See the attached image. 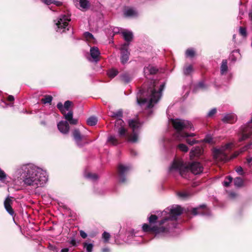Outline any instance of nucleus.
<instances>
[{"instance_id":"f257e3e1","label":"nucleus","mask_w":252,"mask_h":252,"mask_svg":"<svg viewBox=\"0 0 252 252\" xmlns=\"http://www.w3.org/2000/svg\"><path fill=\"white\" fill-rule=\"evenodd\" d=\"M182 212L181 207L178 205L167 207L160 213L159 217L161 220H158L157 225L151 226L145 223L143 225L142 230L144 232L152 233L158 238L167 237L170 230L176 227L178 217Z\"/></svg>"},{"instance_id":"f03ea898","label":"nucleus","mask_w":252,"mask_h":252,"mask_svg":"<svg viewBox=\"0 0 252 252\" xmlns=\"http://www.w3.org/2000/svg\"><path fill=\"white\" fill-rule=\"evenodd\" d=\"M19 179L25 186L37 189L45 185L48 181V175L45 170L33 164L28 163L15 168L13 180L16 182Z\"/></svg>"},{"instance_id":"7ed1b4c3","label":"nucleus","mask_w":252,"mask_h":252,"mask_svg":"<svg viewBox=\"0 0 252 252\" xmlns=\"http://www.w3.org/2000/svg\"><path fill=\"white\" fill-rule=\"evenodd\" d=\"M164 87V82L151 80L146 90L142 89L138 92L136 96L137 104L148 108H152L161 98Z\"/></svg>"},{"instance_id":"20e7f679","label":"nucleus","mask_w":252,"mask_h":252,"mask_svg":"<svg viewBox=\"0 0 252 252\" xmlns=\"http://www.w3.org/2000/svg\"><path fill=\"white\" fill-rule=\"evenodd\" d=\"M203 166L200 162H193L188 165L179 159H174L169 167L168 173L173 176L179 174L184 178H189L190 172L194 175H198L202 172Z\"/></svg>"},{"instance_id":"39448f33","label":"nucleus","mask_w":252,"mask_h":252,"mask_svg":"<svg viewBox=\"0 0 252 252\" xmlns=\"http://www.w3.org/2000/svg\"><path fill=\"white\" fill-rule=\"evenodd\" d=\"M170 122L173 127L176 130V138L178 140L181 141L185 139L190 145H193L197 143L198 141L195 139L190 140L189 138V137L195 136L196 135L195 133H188L184 132V130L193 128L192 124L189 121L181 119H171Z\"/></svg>"},{"instance_id":"423d86ee","label":"nucleus","mask_w":252,"mask_h":252,"mask_svg":"<svg viewBox=\"0 0 252 252\" xmlns=\"http://www.w3.org/2000/svg\"><path fill=\"white\" fill-rule=\"evenodd\" d=\"M128 125L132 130V133L131 134H129L124 127V122L121 118L117 119L115 127L120 137H126L129 142L135 143L138 141L142 123L137 120L131 119L128 121Z\"/></svg>"},{"instance_id":"0eeeda50","label":"nucleus","mask_w":252,"mask_h":252,"mask_svg":"<svg viewBox=\"0 0 252 252\" xmlns=\"http://www.w3.org/2000/svg\"><path fill=\"white\" fill-rule=\"evenodd\" d=\"M70 16L68 14L61 15L54 21L56 26L55 29L57 32L63 33L69 30L68 23L70 21Z\"/></svg>"},{"instance_id":"6e6552de","label":"nucleus","mask_w":252,"mask_h":252,"mask_svg":"<svg viewBox=\"0 0 252 252\" xmlns=\"http://www.w3.org/2000/svg\"><path fill=\"white\" fill-rule=\"evenodd\" d=\"M233 146V143H228L221 146L220 148L215 149L213 152L214 158L220 160H225L227 159V156L225 153L227 150H230Z\"/></svg>"},{"instance_id":"1a4fd4ad","label":"nucleus","mask_w":252,"mask_h":252,"mask_svg":"<svg viewBox=\"0 0 252 252\" xmlns=\"http://www.w3.org/2000/svg\"><path fill=\"white\" fill-rule=\"evenodd\" d=\"M131 169V166L129 164H120L118 166V177L119 182L124 183L127 180L126 176Z\"/></svg>"},{"instance_id":"9d476101","label":"nucleus","mask_w":252,"mask_h":252,"mask_svg":"<svg viewBox=\"0 0 252 252\" xmlns=\"http://www.w3.org/2000/svg\"><path fill=\"white\" fill-rule=\"evenodd\" d=\"M252 134V125L243 126L241 127L240 135L239 138L240 142L243 141L248 138ZM252 145V143L247 145V149H250Z\"/></svg>"},{"instance_id":"9b49d317","label":"nucleus","mask_w":252,"mask_h":252,"mask_svg":"<svg viewBox=\"0 0 252 252\" xmlns=\"http://www.w3.org/2000/svg\"><path fill=\"white\" fill-rule=\"evenodd\" d=\"M127 238L125 240V242L128 244H137L140 243L142 238L141 236H139L136 235V233L134 230H131L128 232L126 233Z\"/></svg>"},{"instance_id":"f8f14e48","label":"nucleus","mask_w":252,"mask_h":252,"mask_svg":"<svg viewBox=\"0 0 252 252\" xmlns=\"http://www.w3.org/2000/svg\"><path fill=\"white\" fill-rule=\"evenodd\" d=\"M128 43L123 44L121 48V62L122 64H125L129 60L130 55L129 51H128Z\"/></svg>"},{"instance_id":"ddd939ff","label":"nucleus","mask_w":252,"mask_h":252,"mask_svg":"<svg viewBox=\"0 0 252 252\" xmlns=\"http://www.w3.org/2000/svg\"><path fill=\"white\" fill-rule=\"evenodd\" d=\"M100 53L99 49L95 46L91 47L90 50V56L88 57L89 61L93 63H97L100 59Z\"/></svg>"},{"instance_id":"4468645a","label":"nucleus","mask_w":252,"mask_h":252,"mask_svg":"<svg viewBox=\"0 0 252 252\" xmlns=\"http://www.w3.org/2000/svg\"><path fill=\"white\" fill-rule=\"evenodd\" d=\"M73 139L79 147H83L87 142L85 141V136L82 135L78 129H75L73 131Z\"/></svg>"},{"instance_id":"2eb2a0df","label":"nucleus","mask_w":252,"mask_h":252,"mask_svg":"<svg viewBox=\"0 0 252 252\" xmlns=\"http://www.w3.org/2000/svg\"><path fill=\"white\" fill-rule=\"evenodd\" d=\"M191 213L194 216L199 214L206 216L211 215L210 210L204 204L200 205L199 207L193 208Z\"/></svg>"},{"instance_id":"dca6fc26","label":"nucleus","mask_w":252,"mask_h":252,"mask_svg":"<svg viewBox=\"0 0 252 252\" xmlns=\"http://www.w3.org/2000/svg\"><path fill=\"white\" fill-rule=\"evenodd\" d=\"M71 101L69 100H67L65 101L64 105H63L61 102H59L57 104V107L64 116L65 115H66L67 114L66 113V111H70L69 108L71 106Z\"/></svg>"},{"instance_id":"f3484780","label":"nucleus","mask_w":252,"mask_h":252,"mask_svg":"<svg viewBox=\"0 0 252 252\" xmlns=\"http://www.w3.org/2000/svg\"><path fill=\"white\" fill-rule=\"evenodd\" d=\"M237 120L236 115L233 113H226L223 115L221 121L224 123L233 124Z\"/></svg>"},{"instance_id":"a211bd4d","label":"nucleus","mask_w":252,"mask_h":252,"mask_svg":"<svg viewBox=\"0 0 252 252\" xmlns=\"http://www.w3.org/2000/svg\"><path fill=\"white\" fill-rule=\"evenodd\" d=\"M59 131L63 134H67L69 132V126L67 121H62L58 124Z\"/></svg>"},{"instance_id":"6ab92c4d","label":"nucleus","mask_w":252,"mask_h":252,"mask_svg":"<svg viewBox=\"0 0 252 252\" xmlns=\"http://www.w3.org/2000/svg\"><path fill=\"white\" fill-rule=\"evenodd\" d=\"M12 200L8 197H7L4 200V206L6 211L12 216L14 215V211H13L11 204Z\"/></svg>"},{"instance_id":"aec40b11","label":"nucleus","mask_w":252,"mask_h":252,"mask_svg":"<svg viewBox=\"0 0 252 252\" xmlns=\"http://www.w3.org/2000/svg\"><path fill=\"white\" fill-rule=\"evenodd\" d=\"M73 2L76 6H79L82 9H88L90 7V3L88 0H73Z\"/></svg>"},{"instance_id":"412c9836","label":"nucleus","mask_w":252,"mask_h":252,"mask_svg":"<svg viewBox=\"0 0 252 252\" xmlns=\"http://www.w3.org/2000/svg\"><path fill=\"white\" fill-rule=\"evenodd\" d=\"M158 68L155 66L151 65H149L148 66H146L144 68V73L146 77L149 75L155 74L158 71Z\"/></svg>"},{"instance_id":"4be33fe9","label":"nucleus","mask_w":252,"mask_h":252,"mask_svg":"<svg viewBox=\"0 0 252 252\" xmlns=\"http://www.w3.org/2000/svg\"><path fill=\"white\" fill-rule=\"evenodd\" d=\"M121 34L124 39L127 42L126 43L129 44V42H130L133 38V33L131 31L124 30L121 32Z\"/></svg>"},{"instance_id":"5701e85b","label":"nucleus","mask_w":252,"mask_h":252,"mask_svg":"<svg viewBox=\"0 0 252 252\" xmlns=\"http://www.w3.org/2000/svg\"><path fill=\"white\" fill-rule=\"evenodd\" d=\"M124 15L126 17H135L138 16L137 11L133 8H128L124 12Z\"/></svg>"},{"instance_id":"b1692460","label":"nucleus","mask_w":252,"mask_h":252,"mask_svg":"<svg viewBox=\"0 0 252 252\" xmlns=\"http://www.w3.org/2000/svg\"><path fill=\"white\" fill-rule=\"evenodd\" d=\"M64 117L71 125H76L77 124L78 120L73 118V112L72 111H69L66 115H65Z\"/></svg>"},{"instance_id":"393cba45","label":"nucleus","mask_w":252,"mask_h":252,"mask_svg":"<svg viewBox=\"0 0 252 252\" xmlns=\"http://www.w3.org/2000/svg\"><path fill=\"white\" fill-rule=\"evenodd\" d=\"M202 153V149L199 147H193L190 152V157L193 158L194 157H198Z\"/></svg>"},{"instance_id":"a878e982","label":"nucleus","mask_w":252,"mask_h":252,"mask_svg":"<svg viewBox=\"0 0 252 252\" xmlns=\"http://www.w3.org/2000/svg\"><path fill=\"white\" fill-rule=\"evenodd\" d=\"M183 73L185 75H189L193 71V66L191 64L185 65L183 68Z\"/></svg>"},{"instance_id":"bb28decb","label":"nucleus","mask_w":252,"mask_h":252,"mask_svg":"<svg viewBox=\"0 0 252 252\" xmlns=\"http://www.w3.org/2000/svg\"><path fill=\"white\" fill-rule=\"evenodd\" d=\"M221 75L225 74L228 70L227 62L226 60H223L220 67Z\"/></svg>"},{"instance_id":"cd10ccee","label":"nucleus","mask_w":252,"mask_h":252,"mask_svg":"<svg viewBox=\"0 0 252 252\" xmlns=\"http://www.w3.org/2000/svg\"><path fill=\"white\" fill-rule=\"evenodd\" d=\"M160 211H158L157 212V215H152L149 218L148 220L150 223H154L156 222L157 220L159 219V220H161V218L159 217V216H160Z\"/></svg>"},{"instance_id":"c85d7f7f","label":"nucleus","mask_w":252,"mask_h":252,"mask_svg":"<svg viewBox=\"0 0 252 252\" xmlns=\"http://www.w3.org/2000/svg\"><path fill=\"white\" fill-rule=\"evenodd\" d=\"M94 244L93 243H89L85 241L83 243V247L86 252H92L94 248Z\"/></svg>"},{"instance_id":"c756f323","label":"nucleus","mask_w":252,"mask_h":252,"mask_svg":"<svg viewBox=\"0 0 252 252\" xmlns=\"http://www.w3.org/2000/svg\"><path fill=\"white\" fill-rule=\"evenodd\" d=\"M107 142L112 145H117L119 143L118 139L115 135H110L107 139Z\"/></svg>"},{"instance_id":"7c9ffc66","label":"nucleus","mask_w":252,"mask_h":252,"mask_svg":"<svg viewBox=\"0 0 252 252\" xmlns=\"http://www.w3.org/2000/svg\"><path fill=\"white\" fill-rule=\"evenodd\" d=\"M178 196L182 199H186L190 197L191 194L186 191H179L177 193Z\"/></svg>"},{"instance_id":"2f4dec72","label":"nucleus","mask_w":252,"mask_h":252,"mask_svg":"<svg viewBox=\"0 0 252 252\" xmlns=\"http://www.w3.org/2000/svg\"><path fill=\"white\" fill-rule=\"evenodd\" d=\"M7 182V175L0 168V183H1L4 184H6ZM1 185H0V187Z\"/></svg>"},{"instance_id":"473e14b6","label":"nucleus","mask_w":252,"mask_h":252,"mask_svg":"<svg viewBox=\"0 0 252 252\" xmlns=\"http://www.w3.org/2000/svg\"><path fill=\"white\" fill-rule=\"evenodd\" d=\"M84 36L86 40L89 43H94V37L93 35L89 32H85L84 33Z\"/></svg>"},{"instance_id":"72a5a7b5","label":"nucleus","mask_w":252,"mask_h":252,"mask_svg":"<svg viewBox=\"0 0 252 252\" xmlns=\"http://www.w3.org/2000/svg\"><path fill=\"white\" fill-rule=\"evenodd\" d=\"M84 176L86 178L92 181H95L98 179V176L95 173H87Z\"/></svg>"},{"instance_id":"f704fd0d","label":"nucleus","mask_w":252,"mask_h":252,"mask_svg":"<svg viewBox=\"0 0 252 252\" xmlns=\"http://www.w3.org/2000/svg\"><path fill=\"white\" fill-rule=\"evenodd\" d=\"M121 79L125 83H128L131 80V77L127 73H125L121 75Z\"/></svg>"},{"instance_id":"c9c22d12","label":"nucleus","mask_w":252,"mask_h":252,"mask_svg":"<svg viewBox=\"0 0 252 252\" xmlns=\"http://www.w3.org/2000/svg\"><path fill=\"white\" fill-rule=\"evenodd\" d=\"M97 118L94 116H91L89 117L87 120V123L90 126H94L97 123Z\"/></svg>"},{"instance_id":"e433bc0d","label":"nucleus","mask_w":252,"mask_h":252,"mask_svg":"<svg viewBox=\"0 0 252 252\" xmlns=\"http://www.w3.org/2000/svg\"><path fill=\"white\" fill-rule=\"evenodd\" d=\"M185 55L187 57L192 58L195 55V51L192 48H188L186 51Z\"/></svg>"},{"instance_id":"4c0bfd02","label":"nucleus","mask_w":252,"mask_h":252,"mask_svg":"<svg viewBox=\"0 0 252 252\" xmlns=\"http://www.w3.org/2000/svg\"><path fill=\"white\" fill-rule=\"evenodd\" d=\"M42 2L44 3L47 5H49L50 4L53 3L55 4L56 6H60L62 4V2L59 1H56L55 0H41Z\"/></svg>"},{"instance_id":"58836bf2","label":"nucleus","mask_w":252,"mask_h":252,"mask_svg":"<svg viewBox=\"0 0 252 252\" xmlns=\"http://www.w3.org/2000/svg\"><path fill=\"white\" fill-rule=\"evenodd\" d=\"M243 183V180L241 177H236L234 180V184L236 187H242Z\"/></svg>"},{"instance_id":"ea45409f","label":"nucleus","mask_w":252,"mask_h":252,"mask_svg":"<svg viewBox=\"0 0 252 252\" xmlns=\"http://www.w3.org/2000/svg\"><path fill=\"white\" fill-rule=\"evenodd\" d=\"M118 74V71L114 68L110 69L107 72V75L111 78H113L117 75Z\"/></svg>"},{"instance_id":"a19ab883","label":"nucleus","mask_w":252,"mask_h":252,"mask_svg":"<svg viewBox=\"0 0 252 252\" xmlns=\"http://www.w3.org/2000/svg\"><path fill=\"white\" fill-rule=\"evenodd\" d=\"M123 116V111L122 110H119L116 112H112L111 116L117 119L121 118Z\"/></svg>"},{"instance_id":"79ce46f5","label":"nucleus","mask_w":252,"mask_h":252,"mask_svg":"<svg viewBox=\"0 0 252 252\" xmlns=\"http://www.w3.org/2000/svg\"><path fill=\"white\" fill-rule=\"evenodd\" d=\"M217 110L216 108H212L211 109L207 114V118H213L215 115L217 113Z\"/></svg>"},{"instance_id":"37998d69","label":"nucleus","mask_w":252,"mask_h":252,"mask_svg":"<svg viewBox=\"0 0 252 252\" xmlns=\"http://www.w3.org/2000/svg\"><path fill=\"white\" fill-rule=\"evenodd\" d=\"M232 181V178L231 176H227L225 178V180L223 182L224 187H227Z\"/></svg>"},{"instance_id":"c03bdc74","label":"nucleus","mask_w":252,"mask_h":252,"mask_svg":"<svg viewBox=\"0 0 252 252\" xmlns=\"http://www.w3.org/2000/svg\"><path fill=\"white\" fill-rule=\"evenodd\" d=\"M52 97L51 95H46L44 98L41 99V101L44 103H50L52 100Z\"/></svg>"},{"instance_id":"a18cd8bd","label":"nucleus","mask_w":252,"mask_h":252,"mask_svg":"<svg viewBox=\"0 0 252 252\" xmlns=\"http://www.w3.org/2000/svg\"><path fill=\"white\" fill-rule=\"evenodd\" d=\"M178 148L180 150L184 152H187L188 151V147L184 144H179Z\"/></svg>"},{"instance_id":"49530a36","label":"nucleus","mask_w":252,"mask_h":252,"mask_svg":"<svg viewBox=\"0 0 252 252\" xmlns=\"http://www.w3.org/2000/svg\"><path fill=\"white\" fill-rule=\"evenodd\" d=\"M110 234L107 232H104L102 234V238L104 240V243H107L108 242L110 239Z\"/></svg>"},{"instance_id":"de8ad7c7","label":"nucleus","mask_w":252,"mask_h":252,"mask_svg":"<svg viewBox=\"0 0 252 252\" xmlns=\"http://www.w3.org/2000/svg\"><path fill=\"white\" fill-rule=\"evenodd\" d=\"M239 33L243 37L247 36V31L245 28L240 27L239 28Z\"/></svg>"},{"instance_id":"09e8293b","label":"nucleus","mask_w":252,"mask_h":252,"mask_svg":"<svg viewBox=\"0 0 252 252\" xmlns=\"http://www.w3.org/2000/svg\"><path fill=\"white\" fill-rule=\"evenodd\" d=\"M79 242L77 241L75 238L72 237L69 241V244L73 247H77L79 244Z\"/></svg>"},{"instance_id":"8fccbe9b","label":"nucleus","mask_w":252,"mask_h":252,"mask_svg":"<svg viewBox=\"0 0 252 252\" xmlns=\"http://www.w3.org/2000/svg\"><path fill=\"white\" fill-rule=\"evenodd\" d=\"M204 141L206 143H213V138L211 135H208L205 137Z\"/></svg>"},{"instance_id":"3c124183","label":"nucleus","mask_w":252,"mask_h":252,"mask_svg":"<svg viewBox=\"0 0 252 252\" xmlns=\"http://www.w3.org/2000/svg\"><path fill=\"white\" fill-rule=\"evenodd\" d=\"M196 88L197 89H202L206 88V86H205L204 82L201 81V82H199L196 85Z\"/></svg>"},{"instance_id":"603ef678","label":"nucleus","mask_w":252,"mask_h":252,"mask_svg":"<svg viewBox=\"0 0 252 252\" xmlns=\"http://www.w3.org/2000/svg\"><path fill=\"white\" fill-rule=\"evenodd\" d=\"M124 30L120 29L118 27H115L112 29L113 32L114 34H117L118 33H121Z\"/></svg>"},{"instance_id":"864d4df0","label":"nucleus","mask_w":252,"mask_h":252,"mask_svg":"<svg viewBox=\"0 0 252 252\" xmlns=\"http://www.w3.org/2000/svg\"><path fill=\"white\" fill-rule=\"evenodd\" d=\"M236 171L237 172L238 174L240 175H242L244 174L243 168L241 166L237 167L236 170Z\"/></svg>"},{"instance_id":"5fc2aeb1","label":"nucleus","mask_w":252,"mask_h":252,"mask_svg":"<svg viewBox=\"0 0 252 252\" xmlns=\"http://www.w3.org/2000/svg\"><path fill=\"white\" fill-rule=\"evenodd\" d=\"M48 248L49 250H52L55 252H58V249L55 246L49 245L48 246Z\"/></svg>"},{"instance_id":"6e6d98bb","label":"nucleus","mask_w":252,"mask_h":252,"mask_svg":"<svg viewBox=\"0 0 252 252\" xmlns=\"http://www.w3.org/2000/svg\"><path fill=\"white\" fill-rule=\"evenodd\" d=\"M80 235L81 236L82 238L85 239L87 237V233L84 232L83 230H80Z\"/></svg>"},{"instance_id":"4d7b16f0","label":"nucleus","mask_w":252,"mask_h":252,"mask_svg":"<svg viewBox=\"0 0 252 252\" xmlns=\"http://www.w3.org/2000/svg\"><path fill=\"white\" fill-rule=\"evenodd\" d=\"M14 100V97L12 95H9L7 97V100L9 101H13Z\"/></svg>"},{"instance_id":"13d9d810","label":"nucleus","mask_w":252,"mask_h":252,"mask_svg":"<svg viewBox=\"0 0 252 252\" xmlns=\"http://www.w3.org/2000/svg\"><path fill=\"white\" fill-rule=\"evenodd\" d=\"M102 252H110V249L107 247L103 248V249H102Z\"/></svg>"},{"instance_id":"bf43d9fd","label":"nucleus","mask_w":252,"mask_h":252,"mask_svg":"<svg viewBox=\"0 0 252 252\" xmlns=\"http://www.w3.org/2000/svg\"><path fill=\"white\" fill-rule=\"evenodd\" d=\"M247 162L248 163H250L252 161V157H249L247 159Z\"/></svg>"},{"instance_id":"052dcab7","label":"nucleus","mask_w":252,"mask_h":252,"mask_svg":"<svg viewBox=\"0 0 252 252\" xmlns=\"http://www.w3.org/2000/svg\"><path fill=\"white\" fill-rule=\"evenodd\" d=\"M69 249L68 248H63L61 250V252H68Z\"/></svg>"},{"instance_id":"680f3d73","label":"nucleus","mask_w":252,"mask_h":252,"mask_svg":"<svg viewBox=\"0 0 252 252\" xmlns=\"http://www.w3.org/2000/svg\"><path fill=\"white\" fill-rule=\"evenodd\" d=\"M131 154L133 156L136 155V152L134 150H131L130 151Z\"/></svg>"},{"instance_id":"e2e57ef3","label":"nucleus","mask_w":252,"mask_h":252,"mask_svg":"<svg viewBox=\"0 0 252 252\" xmlns=\"http://www.w3.org/2000/svg\"><path fill=\"white\" fill-rule=\"evenodd\" d=\"M249 15L251 20L252 21V10L250 12Z\"/></svg>"},{"instance_id":"0e129e2a","label":"nucleus","mask_w":252,"mask_h":252,"mask_svg":"<svg viewBox=\"0 0 252 252\" xmlns=\"http://www.w3.org/2000/svg\"><path fill=\"white\" fill-rule=\"evenodd\" d=\"M232 53H238V54H240L239 50H235L233 51Z\"/></svg>"},{"instance_id":"69168bd1","label":"nucleus","mask_w":252,"mask_h":252,"mask_svg":"<svg viewBox=\"0 0 252 252\" xmlns=\"http://www.w3.org/2000/svg\"><path fill=\"white\" fill-rule=\"evenodd\" d=\"M41 124L42 125H44V126H45L46 125V123L45 121H41Z\"/></svg>"},{"instance_id":"338daca9","label":"nucleus","mask_w":252,"mask_h":252,"mask_svg":"<svg viewBox=\"0 0 252 252\" xmlns=\"http://www.w3.org/2000/svg\"><path fill=\"white\" fill-rule=\"evenodd\" d=\"M230 195H231V196L234 197L235 196V193H231Z\"/></svg>"},{"instance_id":"774afa93","label":"nucleus","mask_w":252,"mask_h":252,"mask_svg":"<svg viewBox=\"0 0 252 252\" xmlns=\"http://www.w3.org/2000/svg\"><path fill=\"white\" fill-rule=\"evenodd\" d=\"M9 106H11V107H13V103H12V104H10Z\"/></svg>"}]
</instances>
